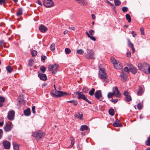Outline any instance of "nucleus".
I'll return each instance as SVG.
<instances>
[{
    "instance_id": "obj_27",
    "label": "nucleus",
    "mask_w": 150,
    "mask_h": 150,
    "mask_svg": "<svg viewBox=\"0 0 150 150\" xmlns=\"http://www.w3.org/2000/svg\"><path fill=\"white\" fill-rule=\"evenodd\" d=\"M13 144L14 150H19V146L18 144L16 143H13Z\"/></svg>"
},
{
    "instance_id": "obj_47",
    "label": "nucleus",
    "mask_w": 150,
    "mask_h": 150,
    "mask_svg": "<svg viewBox=\"0 0 150 150\" xmlns=\"http://www.w3.org/2000/svg\"><path fill=\"white\" fill-rule=\"evenodd\" d=\"M113 95H114L112 93L109 92L108 93V97L109 98H111L112 97Z\"/></svg>"
},
{
    "instance_id": "obj_5",
    "label": "nucleus",
    "mask_w": 150,
    "mask_h": 150,
    "mask_svg": "<svg viewBox=\"0 0 150 150\" xmlns=\"http://www.w3.org/2000/svg\"><path fill=\"white\" fill-rule=\"evenodd\" d=\"M86 50L87 53H85L86 57L89 59H95V53L93 50L88 49H87Z\"/></svg>"
},
{
    "instance_id": "obj_57",
    "label": "nucleus",
    "mask_w": 150,
    "mask_h": 150,
    "mask_svg": "<svg viewBox=\"0 0 150 150\" xmlns=\"http://www.w3.org/2000/svg\"><path fill=\"white\" fill-rule=\"evenodd\" d=\"M94 32V31L93 30H91L89 31V33L90 35H93V33Z\"/></svg>"
},
{
    "instance_id": "obj_25",
    "label": "nucleus",
    "mask_w": 150,
    "mask_h": 150,
    "mask_svg": "<svg viewBox=\"0 0 150 150\" xmlns=\"http://www.w3.org/2000/svg\"><path fill=\"white\" fill-rule=\"evenodd\" d=\"M83 116V114L82 113L80 114V113H78V114H76L75 115V117L78 119H82Z\"/></svg>"
},
{
    "instance_id": "obj_58",
    "label": "nucleus",
    "mask_w": 150,
    "mask_h": 150,
    "mask_svg": "<svg viewBox=\"0 0 150 150\" xmlns=\"http://www.w3.org/2000/svg\"><path fill=\"white\" fill-rule=\"evenodd\" d=\"M131 33L132 34V36L134 37H135L137 35V34L135 33L134 31H132Z\"/></svg>"
},
{
    "instance_id": "obj_64",
    "label": "nucleus",
    "mask_w": 150,
    "mask_h": 150,
    "mask_svg": "<svg viewBox=\"0 0 150 150\" xmlns=\"http://www.w3.org/2000/svg\"><path fill=\"white\" fill-rule=\"evenodd\" d=\"M147 69L148 72L150 74V66H149Z\"/></svg>"
},
{
    "instance_id": "obj_21",
    "label": "nucleus",
    "mask_w": 150,
    "mask_h": 150,
    "mask_svg": "<svg viewBox=\"0 0 150 150\" xmlns=\"http://www.w3.org/2000/svg\"><path fill=\"white\" fill-rule=\"evenodd\" d=\"M76 1H78V3L81 4V5L84 6L87 4V1L86 0H75Z\"/></svg>"
},
{
    "instance_id": "obj_33",
    "label": "nucleus",
    "mask_w": 150,
    "mask_h": 150,
    "mask_svg": "<svg viewBox=\"0 0 150 150\" xmlns=\"http://www.w3.org/2000/svg\"><path fill=\"white\" fill-rule=\"evenodd\" d=\"M114 2L116 6H118L121 4V2L119 0H114Z\"/></svg>"
},
{
    "instance_id": "obj_6",
    "label": "nucleus",
    "mask_w": 150,
    "mask_h": 150,
    "mask_svg": "<svg viewBox=\"0 0 150 150\" xmlns=\"http://www.w3.org/2000/svg\"><path fill=\"white\" fill-rule=\"evenodd\" d=\"M43 4L47 7H51L54 5V3L51 0H43Z\"/></svg>"
},
{
    "instance_id": "obj_56",
    "label": "nucleus",
    "mask_w": 150,
    "mask_h": 150,
    "mask_svg": "<svg viewBox=\"0 0 150 150\" xmlns=\"http://www.w3.org/2000/svg\"><path fill=\"white\" fill-rule=\"evenodd\" d=\"M6 1V0H0V4L2 5L3 4H4Z\"/></svg>"
},
{
    "instance_id": "obj_19",
    "label": "nucleus",
    "mask_w": 150,
    "mask_h": 150,
    "mask_svg": "<svg viewBox=\"0 0 150 150\" xmlns=\"http://www.w3.org/2000/svg\"><path fill=\"white\" fill-rule=\"evenodd\" d=\"M120 76L121 78L122 79V80L123 81H125L126 80L127 76V74L126 73H124L123 72L121 74Z\"/></svg>"
},
{
    "instance_id": "obj_35",
    "label": "nucleus",
    "mask_w": 150,
    "mask_h": 150,
    "mask_svg": "<svg viewBox=\"0 0 150 150\" xmlns=\"http://www.w3.org/2000/svg\"><path fill=\"white\" fill-rule=\"evenodd\" d=\"M145 143L147 145L150 146V137L147 138V139L145 142Z\"/></svg>"
},
{
    "instance_id": "obj_23",
    "label": "nucleus",
    "mask_w": 150,
    "mask_h": 150,
    "mask_svg": "<svg viewBox=\"0 0 150 150\" xmlns=\"http://www.w3.org/2000/svg\"><path fill=\"white\" fill-rule=\"evenodd\" d=\"M58 66V65L57 64H55L54 65H53V68L54 70L52 72V74H56V73L57 72V68Z\"/></svg>"
},
{
    "instance_id": "obj_32",
    "label": "nucleus",
    "mask_w": 150,
    "mask_h": 150,
    "mask_svg": "<svg viewBox=\"0 0 150 150\" xmlns=\"http://www.w3.org/2000/svg\"><path fill=\"white\" fill-rule=\"evenodd\" d=\"M126 19L128 21L129 23L131 22V19L130 16L128 14H126Z\"/></svg>"
},
{
    "instance_id": "obj_10",
    "label": "nucleus",
    "mask_w": 150,
    "mask_h": 150,
    "mask_svg": "<svg viewBox=\"0 0 150 150\" xmlns=\"http://www.w3.org/2000/svg\"><path fill=\"white\" fill-rule=\"evenodd\" d=\"M13 125L11 123H9L8 124H6L4 127V130L6 132H8L10 131L13 127Z\"/></svg>"
},
{
    "instance_id": "obj_12",
    "label": "nucleus",
    "mask_w": 150,
    "mask_h": 150,
    "mask_svg": "<svg viewBox=\"0 0 150 150\" xmlns=\"http://www.w3.org/2000/svg\"><path fill=\"white\" fill-rule=\"evenodd\" d=\"M3 144L5 149H9L10 148L11 143L9 141L6 140L4 141Z\"/></svg>"
},
{
    "instance_id": "obj_51",
    "label": "nucleus",
    "mask_w": 150,
    "mask_h": 150,
    "mask_svg": "<svg viewBox=\"0 0 150 150\" xmlns=\"http://www.w3.org/2000/svg\"><path fill=\"white\" fill-rule=\"evenodd\" d=\"M140 30L141 32V33L142 35H144V29L142 27L140 28Z\"/></svg>"
},
{
    "instance_id": "obj_13",
    "label": "nucleus",
    "mask_w": 150,
    "mask_h": 150,
    "mask_svg": "<svg viewBox=\"0 0 150 150\" xmlns=\"http://www.w3.org/2000/svg\"><path fill=\"white\" fill-rule=\"evenodd\" d=\"M95 96L98 99H99L102 97L101 91L100 90L96 91L95 93Z\"/></svg>"
},
{
    "instance_id": "obj_2",
    "label": "nucleus",
    "mask_w": 150,
    "mask_h": 150,
    "mask_svg": "<svg viewBox=\"0 0 150 150\" xmlns=\"http://www.w3.org/2000/svg\"><path fill=\"white\" fill-rule=\"evenodd\" d=\"M54 86L56 91L55 92V94L53 93H51V94L52 97H59L64 96L67 94V93L66 92L57 91L55 85H54Z\"/></svg>"
},
{
    "instance_id": "obj_50",
    "label": "nucleus",
    "mask_w": 150,
    "mask_h": 150,
    "mask_svg": "<svg viewBox=\"0 0 150 150\" xmlns=\"http://www.w3.org/2000/svg\"><path fill=\"white\" fill-rule=\"evenodd\" d=\"M47 57L46 56H44L43 55H42L41 57V60L43 62H44L46 59Z\"/></svg>"
},
{
    "instance_id": "obj_22",
    "label": "nucleus",
    "mask_w": 150,
    "mask_h": 150,
    "mask_svg": "<svg viewBox=\"0 0 150 150\" xmlns=\"http://www.w3.org/2000/svg\"><path fill=\"white\" fill-rule=\"evenodd\" d=\"M24 113L26 116H29L31 113L30 109L29 108H28L25 110L24 111Z\"/></svg>"
},
{
    "instance_id": "obj_31",
    "label": "nucleus",
    "mask_w": 150,
    "mask_h": 150,
    "mask_svg": "<svg viewBox=\"0 0 150 150\" xmlns=\"http://www.w3.org/2000/svg\"><path fill=\"white\" fill-rule=\"evenodd\" d=\"M7 71L9 73H11L13 71V69L10 66H8L6 67Z\"/></svg>"
},
{
    "instance_id": "obj_54",
    "label": "nucleus",
    "mask_w": 150,
    "mask_h": 150,
    "mask_svg": "<svg viewBox=\"0 0 150 150\" xmlns=\"http://www.w3.org/2000/svg\"><path fill=\"white\" fill-rule=\"evenodd\" d=\"M0 44L1 45H3L4 47H5V43L4 42V41L2 40L0 41Z\"/></svg>"
},
{
    "instance_id": "obj_7",
    "label": "nucleus",
    "mask_w": 150,
    "mask_h": 150,
    "mask_svg": "<svg viewBox=\"0 0 150 150\" xmlns=\"http://www.w3.org/2000/svg\"><path fill=\"white\" fill-rule=\"evenodd\" d=\"M112 93L117 98H119L121 96V94L117 87H114L113 88Z\"/></svg>"
},
{
    "instance_id": "obj_48",
    "label": "nucleus",
    "mask_w": 150,
    "mask_h": 150,
    "mask_svg": "<svg viewBox=\"0 0 150 150\" xmlns=\"http://www.w3.org/2000/svg\"><path fill=\"white\" fill-rule=\"evenodd\" d=\"M122 10L123 12H125L127 11L128 8L127 7H122Z\"/></svg>"
},
{
    "instance_id": "obj_17",
    "label": "nucleus",
    "mask_w": 150,
    "mask_h": 150,
    "mask_svg": "<svg viewBox=\"0 0 150 150\" xmlns=\"http://www.w3.org/2000/svg\"><path fill=\"white\" fill-rule=\"evenodd\" d=\"M130 71L133 74H135L137 73V70L136 68L132 66H131L129 67Z\"/></svg>"
},
{
    "instance_id": "obj_16",
    "label": "nucleus",
    "mask_w": 150,
    "mask_h": 150,
    "mask_svg": "<svg viewBox=\"0 0 150 150\" xmlns=\"http://www.w3.org/2000/svg\"><path fill=\"white\" fill-rule=\"evenodd\" d=\"M38 76L41 80L45 81L47 79V78L46 75L44 74H38Z\"/></svg>"
},
{
    "instance_id": "obj_44",
    "label": "nucleus",
    "mask_w": 150,
    "mask_h": 150,
    "mask_svg": "<svg viewBox=\"0 0 150 150\" xmlns=\"http://www.w3.org/2000/svg\"><path fill=\"white\" fill-rule=\"evenodd\" d=\"M34 62V61L33 60V59H30L29 61V62H28V65L30 66H33V62Z\"/></svg>"
},
{
    "instance_id": "obj_60",
    "label": "nucleus",
    "mask_w": 150,
    "mask_h": 150,
    "mask_svg": "<svg viewBox=\"0 0 150 150\" xmlns=\"http://www.w3.org/2000/svg\"><path fill=\"white\" fill-rule=\"evenodd\" d=\"M131 52H128L127 53V57H130L131 56Z\"/></svg>"
},
{
    "instance_id": "obj_4",
    "label": "nucleus",
    "mask_w": 150,
    "mask_h": 150,
    "mask_svg": "<svg viewBox=\"0 0 150 150\" xmlns=\"http://www.w3.org/2000/svg\"><path fill=\"white\" fill-rule=\"evenodd\" d=\"M98 75L99 77L102 79H106L108 77L105 69L103 68H100L99 70Z\"/></svg>"
},
{
    "instance_id": "obj_1",
    "label": "nucleus",
    "mask_w": 150,
    "mask_h": 150,
    "mask_svg": "<svg viewBox=\"0 0 150 150\" xmlns=\"http://www.w3.org/2000/svg\"><path fill=\"white\" fill-rule=\"evenodd\" d=\"M45 135V133L41 130L35 131L33 132L32 134V136L35 138L37 142L44 137Z\"/></svg>"
},
{
    "instance_id": "obj_62",
    "label": "nucleus",
    "mask_w": 150,
    "mask_h": 150,
    "mask_svg": "<svg viewBox=\"0 0 150 150\" xmlns=\"http://www.w3.org/2000/svg\"><path fill=\"white\" fill-rule=\"evenodd\" d=\"M36 3L40 6H42V4L41 3L39 0H38Z\"/></svg>"
},
{
    "instance_id": "obj_26",
    "label": "nucleus",
    "mask_w": 150,
    "mask_h": 150,
    "mask_svg": "<svg viewBox=\"0 0 150 150\" xmlns=\"http://www.w3.org/2000/svg\"><path fill=\"white\" fill-rule=\"evenodd\" d=\"M88 129V127L86 125H83L81 126L80 128V130L83 131L85 130H87Z\"/></svg>"
},
{
    "instance_id": "obj_18",
    "label": "nucleus",
    "mask_w": 150,
    "mask_h": 150,
    "mask_svg": "<svg viewBox=\"0 0 150 150\" xmlns=\"http://www.w3.org/2000/svg\"><path fill=\"white\" fill-rule=\"evenodd\" d=\"M149 66L148 64L146 63H144L143 64L142 71L145 73L147 72V69Z\"/></svg>"
},
{
    "instance_id": "obj_9",
    "label": "nucleus",
    "mask_w": 150,
    "mask_h": 150,
    "mask_svg": "<svg viewBox=\"0 0 150 150\" xmlns=\"http://www.w3.org/2000/svg\"><path fill=\"white\" fill-rule=\"evenodd\" d=\"M15 112L13 110L10 111L8 113L7 117L8 119L10 120H12L14 118Z\"/></svg>"
},
{
    "instance_id": "obj_42",
    "label": "nucleus",
    "mask_w": 150,
    "mask_h": 150,
    "mask_svg": "<svg viewBox=\"0 0 150 150\" xmlns=\"http://www.w3.org/2000/svg\"><path fill=\"white\" fill-rule=\"evenodd\" d=\"M50 49L52 51L55 50V44L54 43H52L51 44L50 47Z\"/></svg>"
},
{
    "instance_id": "obj_20",
    "label": "nucleus",
    "mask_w": 150,
    "mask_h": 150,
    "mask_svg": "<svg viewBox=\"0 0 150 150\" xmlns=\"http://www.w3.org/2000/svg\"><path fill=\"white\" fill-rule=\"evenodd\" d=\"M128 46L132 49V53H134L135 51V50L134 48L133 45L129 40H128Z\"/></svg>"
},
{
    "instance_id": "obj_53",
    "label": "nucleus",
    "mask_w": 150,
    "mask_h": 150,
    "mask_svg": "<svg viewBox=\"0 0 150 150\" xmlns=\"http://www.w3.org/2000/svg\"><path fill=\"white\" fill-rule=\"evenodd\" d=\"M112 102H113L114 103H116L118 101V99H112L110 100Z\"/></svg>"
},
{
    "instance_id": "obj_63",
    "label": "nucleus",
    "mask_w": 150,
    "mask_h": 150,
    "mask_svg": "<svg viewBox=\"0 0 150 150\" xmlns=\"http://www.w3.org/2000/svg\"><path fill=\"white\" fill-rule=\"evenodd\" d=\"M91 16L93 19L95 20L96 18V16L94 14H92Z\"/></svg>"
},
{
    "instance_id": "obj_37",
    "label": "nucleus",
    "mask_w": 150,
    "mask_h": 150,
    "mask_svg": "<svg viewBox=\"0 0 150 150\" xmlns=\"http://www.w3.org/2000/svg\"><path fill=\"white\" fill-rule=\"evenodd\" d=\"M32 56L33 57H35L36 56L37 54V51L35 50H33L31 51V52Z\"/></svg>"
},
{
    "instance_id": "obj_40",
    "label": "nucleus",
    "mask_w": 150,
    "mask_h": 150,
    "mask_svg": "<svg viewBox=\"0 0 150 150\" xmlns=\"http://www.w3.org/2000/svg\"><path fill=\"white\" fill-rule=\"evenodd\" d=\"M95 91V89L94 88H92V89L89 91V95L91 96H93L94 95Z\"/></svg>"
},
{
    "instance_id": "obj_28",
    "label": "nucleus",
    "mask_w": 150,
    "mask_h": 150,
    "mask_svg": "<svg viewBox=\"0 0 150 150\" xmlns=\"http://www.w3.org/2000/svg\"><path fill=\"white\" fill-rule=\"evenodd\" d=\"M142 87L139 86V91L137 92V94L139 96L142 95Z\"/></svg>"
},
{
    "instance_id": "obj_61",
    "label": "nucleus",
    "mask_w": 150,
    "mask_h": 150,
    "mask_svg": "<svg viewBox=\"0 0 150 150\" xmlns=\"http://www.w3.org/2000/svg\"><path fill=\"white\" fill-rule=\"evenodd\" d=\"M35 106H34L32 107V110L33 111V112L34 114H35Z\"/></svg>"
},
{
    "instance_id": "obj_43",
    "label": "nucleus",
    "mask_w": 150,
    "mask_h": 150,
    "mask_svg": "<svg viewBox=\"0 0 150 150\" xmlns=\"http://www.w3.org/2000/svg\"><path fill=\"white\" fill-rule=\"evenodd\" d=\"M22 14V10L21 9H19L17 13V15L19 16L21 15Z\"/></svg>"
},
{
    "instance_id": "obj_14",
    "label": "nucleus",
    "mask_w": 150,
    "mask_h": 150,
    "mask_svg": "<svg viewBox=\"0 0 150 150\" xmlns=\"http://www.w3.org/2000/svg\"><path fill=\"white\" fill-rule=\"evenodd\" d=\"M40 31L42 33L45 32L47 30V28L43 25H41L39 27Z\"/></svg>"
},
{
    "instance_id": "obj_46",
    "label": "nucleus",
    "mask_w": 150,
    "mask_h": 150,
    "mask_svg": "<svg viewBox=\"0 0 150 150\" xmlns=\"http://www.w3.org/2000/svg\"><path fill=\"white\" fill-rule=\"evenodd\" d=\"M138 68L140 70H142V71L143 69V64L141 63H139L138 64Z\"/></svg>"
},
{
    "instance_id": "obj_36",
    "label": "nucleus",
    "mask_w": 150,
    "mask_h": 150,
    "mask_svg": "<svg viewBox=\"0 0 150 150\" xmlns=\"http://www.w3.org/2000/svg\"><path fill=\"white\" fill-rule=\"evenodd\" d=\"M84 51L82 49H79L77 50V53L80 54H83L84 53Z\"/></svg>"
},
{
    "instance_id": "obj_45",
    "label": "nucleus",
    "mask_w": 150,
    "mask_h": 150,
    "mask_svg": "<svg viewBox=\"0 0 150 150\" xmlns=\"http://www.w3.org/2000/svg\"><path fill=\"white\" fill-rule=\"evenodd\" d=\"M53 65H49L48 67V69L50 71H53Z\"/></svg>"
},
{
    "instance_id": "obj_34",
    "label": "nucleus",
    "mask_w": 150,
    "mask_h": 150,
    "mask_svg": "<svg viewBox=\"0 0 150 150\" xmlns=\"http://www.w3.org/2000/svg\"><path fill=\"white\" fill-rule=\"evenodd\" d=\"M109 112L110 115L111 116H113L115 114L114 110L112 108L110 109L109 110Z\"/></svg>"
},
{
    "instance_id": "obj_59",
    "label": "nucleus",
    "mask_w": 150,
    "mask_h": 150,
    "mask_svg": "<svg viewBox=\"0 0 150 150\" xmlns=\"http://www.w3.org/2000/svg\"><path fill=\"white\" fill-rule=\"evenodd\" d=\"M110 5L113 8V9L114 10V11H115V7L114 6L113 4H112L110 2H109Z\"/></svg>"
},
{
    "instance_id": "obj_52",
    "label": "nucleus",
    "mask_w": 150,
    "mask_h": 150,
    "mask_svg": "<svg viewBox=\"0 0 150 150\" xmlns=\"http://www.w3.org/2000/svg\"><path fill=\"white\" fill-rule=\"evenodd\" d=\"M129 70V69L127 67H126L124 68V71L125 72H127V73H129L130 71Z\"/></svg>"
},
{
    "instance_id": "obj_30",
    "label": "nucleus",
    "mask_w": 150,
    "mask_h": 150,
    "mask_svg": "<svg viewBox=\"0 0 150 150\" xmlns=\"http://www.w3.org/2000/svg\"><path fill=\"white\" fill-rule=\"evenodd\" d=\"M67 102L71 103L74 106H76L78 104L77 101L74 100L68 101H67Z\"/></svg>"
},
{
    "instance_id": "obj_55",
    "label": "nucleus",
    "mask_w": 150,
    "mask_h": 150,
    "mask_svg": "<svg viewBox=\"0 0 150 150\" xmlns=\"http://www.w3.org/2000/svg\"><path fill=\"white\" fill-rule=\"evenodd\" d=\"M82 91L85 93H87L88 91V89L86 88H83L82 89Z\"/></svg>"
},
{
    "instance_id": "obj_8",
    "label": "nucleus",
    "mask_w": 150,
    "mask_h": 150,
    "mask_svg": "<svg viewBox=\"0 0 150 150\" xmlns=\"http://www.w3.org/2000/svg\"><path fill=\"white\" fill-rule=\"evenodd\" d=\"M78 98L79 99H82L83 100H85L89 104H92L91 102L87 99L85 95L83 94L82 92L79 94V96H78Z\"/></svg>"
},
{
    "instance_id": "obj_41",
    "label": "nucleus",
    "mask_w": 150,
    "mask_h": 150,
    "mask_svg": "<svg viewBox=\"0 0 150 150\" xmlns=\"http://www.w3.org/2000/svg\"><path fill=\"white\" fill-rule=\"evenodd\" d=\"M65 53L67 54H69L70 53L71 51L70 50L69 48H66L65 49Z\"/></svg>"
},
{
    "instance_id": "obj_39",
    "label": "nucleus",
    "mask_w": 150,
    "mask_h": 150,
    "mask_svg": "<svg viewBox=\"0 0 150 150\" xmlns=\"http://www.w3.org/2000/svg\"><path fill=\"white\" fill-rule=\"evenodd\" d=\"M70 139L71 141V144L70 146L69 147L71 148L74 145V139L72 137H71L70 138Z\"/></svg>"
},
{
    "instance_id": "obj_24",
    "label": "nucleus",
    "mask_w": 150,
    "mask_h": 150,
    "mask_svg": "<svg viewBox=\"0 0 150 150\" xmlns=\"http://www.w3.org/2000/svg\"><path fill=\"white\" fill-rule=\"evenodd\" d=\"M5 100V99L4 97L0 96V107H1L3 106V103Z\"/></svg>"
},
{
    "instance_id": "obj_3",
    "label": "nucleus",
    "mask_w": 150,
    "mask_h": 150,
    "mask_svg": "<svg viewBox=\"0 0 150 150\" xmlns=\"http://www.w3.org/2000/svg\"><path fill=\"white\" fill-rule=\"evenodd\" d=\"M111 61L114 65V67L116 69H119L122 68V64L115 59L114 57H111Z\"/></svg>"
},
{
    "instance_id": "obj_15",
    "label": "nucleus",
    "mask_w": 150,
    "mask_h": 150,
    "mask_svg": "<svg viewBox=\"0 0 150 150\" xmlns=\"http://www.w3.org/2000/svg\"><path fill=\"white\" fill-rule=\"evenodd\" d=\"M113 125L115 127H122V125L120 123L119 120H116L113 123Z\"/></svg>"
},
{
    "instance_id": "obj_49",
    "label": "nucleus",
    "mask_w": 150,
    "mask_h": 150,
    "mask_svg": "<svg viewBox=\"0 0 150 150\" xmlns=\"http://www.w3.org/2000/svg\"><path fill=\"white\" fill-rule=\"evenodd\" d=\"M137 107L139 110H141L142 108V105L141 103H139L137 105Z\"/></svg>"
},
{
    "instance_id": "obj_11",
    "label": "nucleus",
    "mask_w": 150,
    "mask_h": 150,
    "mask_svg": "<svg viewBox=\"0 0 150 150\" xmlns=\"http://www.w3.org/2000/svg\"><path fill=\"white\" fill-rule=\"evenodd\" d=\"M124 95L125 96V99L126 101L129 102L132 100L130 95H129V93L127 91H125L123 93Z\"/></svg>"
},
{
    "instance_id": "obj_29",
    "label": "nucleus",
    "mask_w": 150,
    "mask_h": 150,
    "mask_svg": "<svg viewBox=\"0 0 150 150\" xmlns=\"http://www.w3.org/2000/svg\"><path fill=\"white\" fill-rule=\"evenodd\" d=\"M86 34H87L88 37V38H89L91 40L94 41H95L96 40V39L95 37L93 36H91L88 33V32L86 31Z\"/></svg>"
},
{
    "instance_id": "obj_38",
    "label": "nucleus",
    "mask_w": 150,
    "mask_h": 150,
    "mask_svg": "<svg viewBox=\"0 0 150 150\" xmlns=\"http://www.w3.org/2000/svg\"><path fill=\"white\" fill-rule=\"evenodd\" d=\"M40 69L42 73H44L46 71V69L44 66H42L40 67Z\"/></svg>"
}]
</instances>
